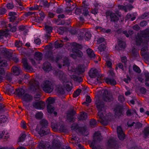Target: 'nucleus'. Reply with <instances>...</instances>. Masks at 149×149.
<instances>
[{"label": "nucleus", "mask_w": 149, "mask_h": 149, "mask_svg": "<svg viewBox=\"0 0 149 149\" xmlns=\"http://www.w3.org/2000/svg\"><path fill=\"white\" fill-rule=\"evenodd\" d=\"M95 103L96 107L99 111L97 115L100 119L98 121H100L103 125H107L108 123V118L107 116L103 117L102 112L104 110L105 105L104 102L100 100L99 98H97Z\"/></svg>", "instance_id": "f257e3e1"}, {"label": "nucleus", "mask_w": 149, "mask_h": 149, "mask_svg": "<svg viewBox=\"0 0 149 149\" xmlns=\"http://www.w3.org/2000/svg\"><path fill=\"white\" fill-rule=\"evenodd\" d=\"M148 38H135L134 40L137 45L141 46L143 48L141 49V54L142 56H144L147 60L149 59V55L147 54V51L148 50Z\"/></svg>", "instance_id": "f03ea898"}, {"label": "nucleus", "mask_w": 149, "mask_h": 149, "mask_svg": "<svg viewBox=\"0 0 149 149\" xmlns=\"http://www.w3.org/2000/svg\"><path fill=\"white\" fill-rule=\"evenodd\" d=\"M30 90L34 93H37L35 96L34 98L36 101H38L40 99V89L38 82L34 79L31 80L29 82Z\"/></svg>", "instance_id": "7ed1b4c3"}, {"label": "nucleus", "mask_w": 149, "mask_h": 149, "mask_svg": "<svg viewBox=\"0 0 149 149\" xmlns=\"http://www.w3.org/2000/svg\"><path fill=\"white\" fill-rule=\"evenodd\" d=\"M82 46L81 45L77 44L76 43H74L72 48V51L74 54L70 55V57H72L74 59L76 58L77 57H81L83 55L82 52L79 50L82 48Z\"/></svg>", "instance_id": "20e7f679"}, {"label": "nucleus", "mask_w": 149, "mask_h": 149, "mask_svg": "<svg viewBox=\"0 0 149 149\" xmlns=\"http://www.w3.org/2000/svg\"><path fill=\"white\" fill-rule=\"evenodd\" d=\"M40 124L42 126V127L39 130H37L38 133L41 136L47 135L49 133V130L48 129H45L47 128V126L48 125V122L47 120L43 119L40 121Z\"/></svg>", "instance_id": "39448f33"}, {"label": "nucleus", "mask_w": 149, "mask_h": 149, "mask_svg": "<svg viewBox=\"0 0 149 149\" xmlns=\"http://www.w3.org/2000/svg\"><path fill=\"white\" fill-rule=\"evenodd\" d=\"M102 139V136L99 132H95L94 134L93 140L90 144L91 147L92 149H101L99 146H95L96 142H100Z\"/></svg>", "instance_id": "423d86ee"}, {"label": "nucleus", "mask_w": 149, "mask_h": 149, "mask_svg": "<svg viewBox=\"0 0 149 149\" xmlns=\"http://www.w3.org/2000/svg\"><path fill=\"white\" fill-rule=\"evenodd\" d=\"M43 90L45 92L51 93L53 90V87L52 83L50 81L45 80L42 84Z\"/></svg>", "instance_id": "0eeeda50"}, {"label": "nucleus", "mask_w": 149, "mask_h": 149, "mask_svg": "<svg viewBox=\"0 0 149 149\" xmlns=\"http://www.w3.org/2000/svg\"><path fill=\"white\" fill-rule=\"evenodd\" d=\"M123 107L120 105H117L114 109V116L116 118H120L124 116Z\"/></svg>", "instance_id": "6e6552de"}, {"label": "nucleus", "mask_w": 149, "mask_h": 149, "mask_svg": "<svg viewBox=\"0 0 149 149\" xmlns=\"http://www.w3.org/2000/svg\"><path fill=\"white\" fill-rule=\"evenodd\" d=\"M76 114L75 111L73 109L68 111L67 113V118L70 122H73L75 121V118L74 116Z\"/></svg>", "instance_id": "1a4fd4ad"}, {"label": "nucleus", "mask_w": 149, "mask_h": 149, "mask_svg": "<svg viewBox=\"0 0 149 149\" xmlns=\"http://www.w3.org/2000/svg\"><path fill=\"white\" fill-rule=\"evenodd\" d=\"M103 100L105 101L110 102L113 100L112 96L107 90H104L102 95Z\"/></svg>", "instance_id": "9d476101"}, {"label": "nucleus", "mask_w": 149, "mask_h": 149, "mask_svg": "<svg viewBox=\"0 0 149 149\" xmlns=\"http://www.w3.org/2000/svg\"><path fill=\"white\" fill-rule=\"evenodd\" d=\"M22 62L23 64L24 69L26 71L29 72H33V68L28 63L27 60L26 58H24L22 59Z\"/></svg>", "instance_id": "9b49d317"}, {"label": "nucleus", "mask_w": 149, "mask_h": 149, "mask_svg": "<svg viewBox=\"0 0 149 149\" xmlns=\"http://www.w3.org/2000/svg\"><path fill=\"white\" fill-rule=\"evenodd\" d=\"M33 106L36 109H43L45 107V103L41 101L33 102Z\"/></svg>", "instance_id": "f8f14e48"}, {"label": "nucleus", "mask_w": 149, "mask_h": 149, "mask_svg": "<svg viewBox=\"0 0 149 149\" xmlns=\"http://www.w3.org/2000/svg\"><path fill=\"white\" fill-rule=\"evenodd\" d=\"M117 132L118 136L120 140H123L125 139V134L123 133L121 128L120 127H117Z\"/></svg>", "instance_id": "ddd939ff"}, {"label": "nucleus", "mask_w": 149, "mask_h": 149, "mask_svg": "<svg viewBox=\"0 0 149 149\" xmlns=\"http://www.w3.org/2000/svg\"><path fill=\"white\" fill-rule=\"evenodd\" d=\"M57 75L58 76L60 80L63 83H65L66 81V77L65 75L64 74L63 72L61 71H58L57 73Z\"/></svg>", "instance_id": "4468645a"}, {"label": "nucleus", "mask_w": 149, "mask_h": 149, "mask_svg": "<svg viewBox=\"0 0 149 149\" xmlns=\"http://www.w3.org/2000/svg\"><path fill=\"white\" fill-rule=\"evenodd\" d=\"M15 90L16 91L14 92L13 93L17 95L19 97H23L25 93V90L21 88L16 89Z\"/></svg>", "instance_id": "2eb2a0df"}, {"label": "nucleus", "mask_w": 149, "mask_h": 149, "mask_svg": "<svg viewBox=\"0 0 149 149\" xmlns=\"http://www.w3.org/2000/svg\"><path fill=\"white\" fill-rule=\"evenodd\" d=\"M60 146V142L59 141L54 140L52 142V146L50 147V149H58Z\"/></svg>", "instance_id": "dca6fc26"}, {"label": "nucleus", "mask_w": 149, "mask_h": 149, "mask_svg": "<svg viewBox=\"0 0 149 149\" xmlns=\"http://www.w3.org/2000/svg\"><path fill=\"white\" fill-rule=\"evenodd\" d=\"M38 147L39 149H47L49 148V145L45 142L41 141L38 145Z\"/></svg>", "instance_id": "f3484780"}, {"label": "nucleus", "mask_w": 149, "mask_h": 149, "mask_svg": "<svg viewBox=\"0 0 149 149\" xmlns=\"http://www.w3.org/2000/svg\"><path fill=\"white\" fill-rule=\"evenodd\" d=\"M45 57V58L51 61H54V58L52 55V52L50 50L47 51L46 52Z\"/></svg>", "instance_id": "a211bd4d"}, {"label": "nucleus", "mask_w": 149, "mask_h": 149, "mask_svg": "<svg viewBox=\"0 0 149 149\" xmlns=\"http://www.w3.org/2000/svg\"><path fill=\"white\" fill-rule=\"evenodd\" d=\"M108 145L110 147L113 148L114 149H117L116 142L113 139H110L108 140Z\"/></svg>", "instance_id": "6ab92c4d"}, {"label": "nucleus", "mask_w": 149, "mask_h": 149, "mask_svg": "<svg viewBox=\"0 0 149 149\" xmlns=\"http://www.w3.org/2000/svg\"><path fill=\"white\" fill-rule=\"evenodd\" d=\"M42 68L46 72H48L51 70V64L48 62H45L43 64Z\"/></svg>", "instance_id": "aec40b11"}, {"label": "nucleus", "mask_w": 149, "mask_h": 149, "mask_svg": "<svg viewBox=\"0 0 149 149\" xmlns=\"http://www.w3.org/2000/svg\"><path fill=\"white\" fill-rule=\"evenodd\" d=\"M63 84L64 87L67 91L69 92L72 90V84L71 82H66L65 81V83H63Z\"/></svg>", "instance_id": "412c9836"}, {"label": "nucleus", "mask_w": 149, "mask_h": 149, "mask_svg": "<svg viewBox=\"0 0 149 149\" xmlns=\"http://www.w3.org/2000/svg\"><path fill=\"white\" fill-rule=\"evenodd\" d=\"M89 75L91 78H95L98 75L97 70L91 69L89 72Z\"/></svg>", "instance_id": "4be33fe9"}, {"label": "nucleus", "mask_w": 149, "mask_h": 149, "mask_svg": "<svg viewBox=\"0 0 149 149\" xmlns=\"http://www.w3.org/2000/svg\"><path fill=\"white\" fill-rule=\"evenodd\" d=\"M14 89L13 86H11L9 85H8L7 86L6 92L8 95H11V94H13Z\"/></svg>", "instance_id": "5701e85b"}, {"label": "nucleus", "mask_w": 149, "mask_h": 149, "mask_svg": "<svg viewBox=\"0 0 149 149\" xmlns=\"http://www.w3.org/2000/svg\"><path fill=\"white\" fill-rule=\"evenodd\" d=\"M42 54L39 52H35L34 55V58L37 60L40 61L42 58Z\"/></svg>", "instance_id": "b1692460"}, {"label": "nucleus", "mask_w": 149, "mask_h": 149, "mask_svg": "<svg viewBox=\"0 0 149 149\" xmlns=\"http://www.w3.org/2000/svg\"><path fill=\"white\" fill-rule=\"evenodd\" d=\"M85 66L83 65H79L76 68V71L79 72V74H81L84 72Z\"/></svg>", "instance_id": "393cba45"}, {"label": "nucleus", "mask_w": 149, "mask_h": 149, "mask_svg": "<svg viewBox=\"0 0 149 149\" xmlns=\"http://www.w3.org/2000/svg\"><path fill=\"white\" fill-rule=\"evenodd\" d=\"M32 99V96L28 93H25L22 97V99L26 102H29Z\"/></svg>", "instance_id": "a878e982"}, {"label": "nucleus", "mask_w": 149, "mask_h": 149, "mask_svg": "<svg viewBox=\"0 0 149 149\" xmlns=\"http://www.w3.org/2000/svg\"><path fill=\"white\" fill-rule=\"evenodd\" d=\"M56 91L58 94L61 95H63L65 93L64 90L61 86L58 85L57 87Z\"/></svg>", "instance_id": "bb28decb"}, {"label": "nucleus", "mask_w": 149, "mask_h": 149, "mask_svg": "<svg viewBox=\"0 0 149 149\" xmlns=\"http://www.w3.org/2000/svg\"><path fill=\"white\" fill-rule=\"evenodd\" d=\"M12 71L13 73V74L15 75H18L20 72V70L19 68L17 67L14 66L12 68Z\"/></svg>", "instance_id": "cd10ccee"}, {"label": "nucleus", "mask_w": 149, "mask_h": 149, "mask_svg": "<svg viewBox=\"0 0 149 149\" xmlns=\"http://www.w3.org/2000/svg\"><path fill=\"white\" fill-rule=\"evenodd\" d=\"M87 114L85 112H82L78 118V120L81 121L86 120L87 117Z\"/></svg>", "instance_id": "c85d7f7f"}, {"label": "nucleus", "mask_w": 149, "mask_h": 149, "mask_svg": "<svg viewBox=\"0 0 149 149\" xmlns=\"http://www.w3.org/2000/svg\"><path fill=\"white\" fill-rule=\"evenodd\" d=\"M118 45L120 48H125L126 46L125 42L122 40L121 39H118Z\"/></svg>", "instance_id": "c756f323"}, {"label": "nucleus", "mask_w": 149, "mask_h": 149, "mask_svg": "<svg viewBox=\"0 0 149 149\" xmlns=\"http://www.w3.org/2000/svg\"><path fill=\"white\" fill-rule=\"evenodd\" d=\"M109 14H110V18L111 21L114 22L118 20V17L114 13L110 12L109 13Z\"/></svg>", "instance_id": "7c9ffc66"}, {"label": "nucleus", "mask_w": 149, "mask_h": 149, "mask_svg": "<svg viewBox=\"0 0 149 149\" xmlns=\"http://www.w3.org/2000/svg\"><path fill=\"white\" fill-rule=\"evenodd\" d=\"M9 31L8 29H6L5 31L0 30V37L1 36H5V37L9 36Z\"/></svg>", "instance_id": "2f4dec72"}, {"label": "nucleus", "mask_w": 149, "mask_h": 149, "mask_svg": "<svg viewBox=\"0 0 149 149\" xmlns=\"http://www.w3.org/2000/svg\"><path fill=\"white\" fill-rule=\"evenodd\" d=\"M45 28L47 33V36H46V37H50L51 36L49 35V34L50 33L52 32V28L49 26L45 25Z\"/></svg>", "instance_id": "473e14b6"}, {"label": "nucleus", "mask_w": 149, "mask_h": 149, "mask_svg": "<svg viewBox=\"0 0 149 149\" xmlns=\"http://www.w3.org/2000/svg\"><path fill=\"white\" fill-rule=\"evenodd\" d=\"M143 133L144 135V138L145 139L149 135V127H145L143 131Z\"/></svg>", "instance_id": "72a5a7b5"}, {"label": "nucleus", "mask_w": 149, "mask_h": 149, "mask_svg": "<svg viewBox=\"0 0 149 149\" xmlns=\"http://www.w3.org/2000/svg\"><path fill=\"white\" fill-rule=\"evenodd\" d=\"M105 81L107 84H110L112 85H114L116 84V82L114 79H111L107 78L105 79Z\"/></svg>", "instance_id": "f704fd0d"}, {"label": "nucleus", "mask_w": 149, "mask_h": 149, "mask_svg": "<svg viewBox=\"0 0 149 149\" xmlns=\"http://www.w3.org/2000/svg\"><path fill=\"white\" fill-rule=\"evenodd\" d=\"M28 28L27 27L23 26H22L19 27V29L23 31V34L25 36L27 34V32L28 31Z\"/></svg>", "instance_id": "c9c22d12"}, {"label": "nucleus", "mask_w": 149, "mask_h": 149, "mask_svg": "<svg viewBox=\"0 0 149 149\" xmlns=\"http://www.w3.org/2000/svg\"><path fill=\"white\" fill-rule=\"evenodd\" d=\"M87 53L88 55L91 58H94L95 56V55L93 51L90 49H87Z\"/></svg>", "instance_id": "e433bc0d"}, {"label": "nucleus", "mask_w": 149, "mask_h": 149, "mask_svg": "<svg viewBox=\"0 0 149 149\" xmlns=\"http://www.w3.org/2000/svg\"><path fill=\"white\" fill-rule=\"evenodd\" d=\"M71 78L74 81H76L78 82H80L82 81V79L81 77H78L75 75H72Z\"/></svg>", "instance_id": "4c0bfd02"}, {"label": "nucleus", "mask_w": 149, "mask_h": 149, "mask_svg": "<svg viewBox=\"0 0 149 149\" xmlns=\"http://www.w3.org/2000/svg\"><path fill=\"white\" fill-rule=\"evenodd\" d=\"M87 130V129L86 127H80L78 129V132L80 133L81 134L85 135V133Z\"/></svg>", "instance_id": "58836bf2"}, {"label": "nucleus", "mask_w": 149, "mask_h": 149, "mask_svg": "<svg viewBox=\"0 0 149 149\" xmlns=\"http://www.w3.org/2000/svg\"><path fill=\"white\" fill-rule=\"evenodd\" d=\"M141 34L144 36L148 37L149 36V27L148 28L141 32Z\"/></svg>", "instance_id": "ea45409f"}, {"label": "nucleus", "mask_w": 149, "mask_h": 149, "mask_svg": "<svg viewBox=\"0 0 149 149\" xmlns=\"http://www.w3.org/2000/svg\"><path fill=\"white\" fill-rule=\"evenodd\" d=\"M8 120L7 117L5 116L4 115H1L0 116V124L2 123H4L5 122H6Z\"/></svg>", "instance_id": "a19ab883"}, {"label": "nucleus", "mask_w": 149, "mask_h": 149, "mask_svg": "<svg viewBox=\"0 0 149 149\" xmlns=\"http://www.w3.org/2000/svg\"><path fill=\"white\" fill-rule=\"evenodd\" d=\"M47 108L48 112L50 113H52L54 111V108L52 105L47 106Z\"/></svg>", "instance_id": "79ce46f5"}, {"label": "nucleus", "mask_w": 149, "mask_h": 149, "mask_svg": "<svg viewBox=\"0 0 149 149\" xmlns=\"http://www.w3.org/2000/svg\"><path fill=\"white\" fill-rule=\"evenodd\" d=\"M96 29L98 30H100V31H101L103 32H105L107 33H109L111 31V30L110 29H108L107 30H106L105 29L99 26H97Z\"/></svg>", "instance_id": "37998d69"}, {"label": "nucleus", "mask_w": 149, "mask_h": 149, "mask_svg": "<svg viewBox=\"0 0 149 149\" xmlns=\"http://www.w3.org/2000/svg\"><path fill=\"white\" fill-rule=\"evenodd\" d=\"M145 81H146L145 85L147 86H149V73L146 74H145Z\"/></svg>", "instance_id": "c03bdc74"}, {"label": "nucleus", "mask_w": 149, "mask_h": 149, "mask_svg": "<svg viewBox=\"0 0 149 149\" xmlns=\"http://www.w3.org/2000/svg\"><path fill=\"white\" fill-rule=\"evenodd\" d=\"M51 126L52 129L54 130H56L58 129V126L57 125V124L54 122H52Z\"/></svg>", "instance_id": "a18cd8bd"}, {"label": "nucleus", "mask_w": 149, "mask_h": 149, "mask_svg": "<svg viewBox=\"0 0 149 149\" xmlns=\"http://www.w3.org/2000/svg\"><path fill=\"white\" fill-rule=\"evenodd\" d=\"M54 102V100L53 98L49 97L47 99V106L51 105Z\"/></svg>", "instance_id": "49530a36"}, {"label": "nucleus", "mask_w": 149, "mask_h": 149, "mask_svg": "<svg viewBox=\"0 0 149 149\" xmlns=\"http://www.w3.org/2000/svg\"><path fill=\"white\" fill-rule=\"evenodd\" d=\"M72 130H78L80 127L78 126V124L76 123H74L71 126Z\"/></svg>", "instance_id": "de8ad7c7"}, {"label": "nucleus", "mask_w": 149, "mask_h": 149, "mask_svg": "<svg viewBox=\"0 0 149 149\" xmlns=\"http://www.w3.org/2000/svg\"><path fill=\"white\" fill-rule=\"evenodd\" d=\"M81 92V90L78 89L74 92L73 94V97H76L79 96Z\"/></svg>", "instance_id": "09e8293b"}, {"label": "nucleus", "mask_w": 149, "mask_h": 149, "mask_svg": "<svg viewBox=\"0 0 149 149\" xmlns=\"http://www.w3.org/2000/svg\"><path fill=\"white\" fill-rule=\"evenodd\" d=\"M132 55L134 57H137L139 55L137 50L134 48L132 50Z\"/></svg>", "instance_id": "8fccbe9b"}, {"label": "nucleus", "mask_w": 149, "mask_h": 149, "mask_svg": "<svg viewBox=\"0 0 149 149\" xmlns=\"http://www.w3.org/2000/svg\"><path fill=\"white\" fill-rule=\"evenodd\" d=\"M133 69L134 71L138 73H140L141 72V71L140 68L135 65H133Z\"/></svg>", "instance_id": "3c124183"}, {"label": "nucleus", "mask_w": 149, "mask_h": 149, "mask_svg": "<svg viewBox=\"0 0 149 149\" xmlns=\"http://www.w3.org/2000/svg\"><path fill=\"white\" fill-rule=\"evenodd\" d=\"M62 42H63V41L61 40H57L55 42V46H56V45H57V48L62 47L63 46V44L61 43H60Z\"/></svg>", "instance_id": "603ef678"}, {"label": "nucleus", "mask_w": 149, "mask_h": 149, "mask_svg": "<svg viewBox=\"0 0 149 149\" xmlns=\"http://www.w3.org/2000/svg\"><path fill=\"white\" fill-rule=\"evenodd\" d=\"M63 66H68L70 64V62H69L68 59L67 57H65L64 58L63 60Z\"/></svg>", "instance_id": "864d4df0"}, {"label": "nucleus", "mask_w": 149, "mask_h": 149, "mask_svg": "<svg viewBox=\"0 0 149 149\" xmlns=\"http://www.w3.org/2000/svg\"><path fill=\"white\" fill-rule=\"evenodd\" d=\"M7 62L6 60H0V66L6 67L7 66Z\"/></svg>", "instance_id": "5fc2aeb1"}, {"label": "nucleus", "mask_w": 149, "mask_h": 149, "mask_svg": "<svg viewBox=\"0 0 149 149\" xmlns=\"http://www.w3.org/2000/svg\"><path fill=\"white\" fill-rule=\"evenodd\" d=\"M42 113L41 112H39L36 113L35 117L38 119H41L42 117Z\"/></svg>", "instance_id": "6e6d98bb"}, {"label": "nucleus", "mask_w": 149, "mask_h": 149, "mask_svg": "<svg viewBox=\"0 0 149 149\" xmlns=\"http://www.w3.org/2000/svg\"><path fill=\"white\" fill-rule=\"evenodd\" d=\"M106 47L105 45L104 44H102L100 45L98 47V49L99 50L100 52L104 51Z\"/></svg>", "instance_id": "4d7b16f0"}, {"label": "nucleus", "mask_w": 149, "mask_h": 149, "mask_svg": "<svg viewBox=\"0 0 149 149\" xmlns=\"http://www.w3.org/2000/svg\"><path fill=\"white\" fill-rule=\"evenodd\" d=\"M90 125L91 127H95L97 125V122L94 119H92L90 121Z\"/></svg>", "instance_id": "13d9d810"}, {"label": "nucleus", "mask_w": 149, "mask_h": 149, "mask_svg": "<svg viewBox=\"0 0 149 149\" xmlns=\"http://www.w3.org/2000/svg\"><path fill=\"white\" fill-rule=\"evenodd\" d=\"M59 130L61 132H66L68 131L66 127L63 125H61L60 126Z\"/></svg>", "instance_id": "bf43d9fd"}, {"label": "nucleus", "mask_w": 149, "mask_h": 149, "mask_svg": "<svg viewBox=\"0 0 149 149\" xmlns=\"http://www.w3.org/2000/svg\"><path fill=\"white\" fill-rule=\"evenodd\" d=\"M149 17V12H146L144 13L141 17L142 19H147Z\"/></svg>", "instance_id": "052dcab7"}, {"label": "nucleus", "mask_w": 149, "mask_h": 149, "mask_svg": "<svg viewBox=\"0 0 149 149\" xmlns=\"http://www.w3.org/2000/svg\"><path fill=\"white\" fill-rule=\"evenodd\" d=\"M134 124L135 125H134V126L135 127V128L136 129H139L142 126V124L139 122H137L136 123H135Z\"/></svg>", "instance_id": "680f3d73"}, {"label": "nucleus", "mask_w": 149, "mask_h": 149, "mask_svg": "<svg viewBox=\"0 0 149 149\" xmlns=\"http://www.w3.org/2000/svg\"><path fill=\"white\" fill-rule=\"evenodd\" d=\"M13 75L12 74H7L6 76V78L7 80L9 81H11L12 79V76Z\"/></svg>", "instance_id": "e2e57ef3"}, {"label": "nucleus", "mask_w": 149, "mask_h": 149, "mask_svg": "<svg viewBox=\"0 0 149 149\" xmlns=\"http://www.w3.org/2000/svg\"><path fill=\"white\" fill-rule=\"evenodd\" d=\"M132 32L133 31L132 30H130L128 32V33H129V34L128 33L127 31H124L123 33L127 37H128L130 36L129 34L130 35L131 34H132Z\"/></svg>", "instance_id": "0e129e2a"}, {"label": "nucleus", "mask_w": 149, "mask_h": 149, "mask_svg": "<svg viewBox=\"0 0 149 149\" xmlns=\"http://www.w3.org/2000/svg\"><path fill=\"white\" fill-rule=\"evenodd\" d=\"M6 7L9 9H11L14 7V6L12 3H8L6 5Z\"/></svg>", "instance_id": "69168bd1"}, {"label": "nucleus", "mask_w": 149, "mask_h": 149, "mask_svg": "<svg viewBox=\"0 0 149 149\" xmlns=\"http://www.w3.org/2000/svg\"><path fill=\"white\" fill-rule=\"evenodd\" d=\"M64 32V29L63 27H60L58 29V33L61 35H62L63 34Z\"/></svg>", "instance_id": "338daca9"}, {"label": "nucleus", "mask_w": 149, "mask_h": 149, "mask_svg": "<svg viewBox=\"0 0 149 149\" xmlns=\"http://www.w3.org/2000/svg\"><path fill=\"white\" fill-rule=\"evenodd\" d=\"M26 136V135L25 134H23L22 136L19 138L18 142L23 141L24 140Z\"/></svg>", "instance_id": "774afa93"}]
</instances>
